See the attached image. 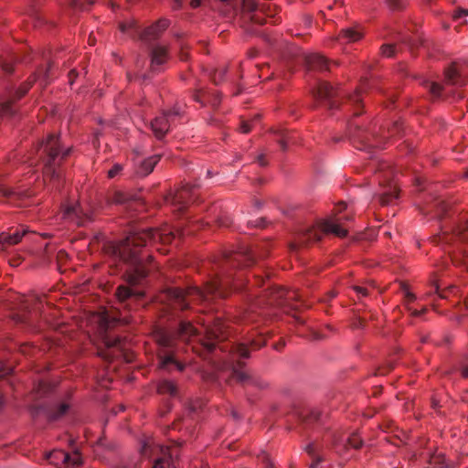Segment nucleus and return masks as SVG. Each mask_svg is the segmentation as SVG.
I'll use <instances>...</instances> for the list:
<instances>
[{"label": "nucleus", "instance_id": "obj_1", "mask_svg": "<svg viewBox=\"0 0 468 468\" xmlns=\"http://www.w3.org/2000/svg\"><path fill=\"white\" fill-rule=\"evenodd\" d=\"M202 332L190 322L181 320L176 327L158 326L154 329V339L158 346L157 358L159 367L165 371L177 370L182 372L186 365L177 356V341H189L198 337L205 349L214 354L218 360L216 368L220 378L227 375L228 381H236L244 388L257 387L263 388L265 385L244 370L242 359L250 356V349L256 350L266 345L262 333L257 337H250L246 343L237 344L227 342L230 335L229 324L220 316L213 320H203Z\"/></svg>", "mask_w": 468, "mask_h": 468}, {"label": "nucleus", "instance_id": "obj_2", "mask_svg": "<svg viewBox=\"0 0 468 468\" xmlns=\"http://www.w3.org/2000/svg\"><path fill=\"white\" fill-rule=\"evenodd\" d=\"M256 262L255 253L247 248H240L225 255L224 262L218 266L216 274L206 283L204 289L197 286L167 288L160 292V302L170 312L171 309L186 310L191 302H209L226 298L232 291H249V286L239 277H234L229 268H243Z\"/></svg>", "mask_w": 468, "mask_h": 468}, {"label": "nucleus", "instance_id": "obj_3", "mask_svg": "<svg viewBox=\"0 0 468 468\" xmlns=\"http://www.w3.org/2000/svg\"><path fill=\"white\" fill-rule=\"evenodd\" d=\"M175 239V233L168 228L133 229L122 240L113 246V253L133 268L128 275L130 285L140 284L148 276L153 267V256L144 254L143 248L162 242L169 243Z\"/></svg>", "mask_w": 468, "mask_h": 468}, {"label": "nucleus", "instance_id": "obj_4", "mask_svg": "<svg viewBox=\"0 0 468 468\" xmlns=\"http://www.w3.org/2000/svg\"><path fill=\"white\" fill-rule=\"evenodd\" d=\"M70 153L71 147H61L59 134L50 133L37 144L36 157H29L28 162L30 165L41 162L44 180H48L51 187L59 191L63 186L60 165Z\"/></svg>", "mask_w": 468, "mask_h": 468}, {"label": "nucleus", "instance_id": "obj_5", "mask_svg": "<svg viewBox=\"0 0 468 468\" xmlns=\"http://www.w3.org/2000/svg\"><path fill=\"white\" fill-rule=\"evenodd\" d=\"M376 85L377 80L373 75L363 77L359 88L354 93L344 96L343 91L338 88H334L326 81L318 80L312 92L315 102L330 111L339 109L343 104V101L346 100L345 105L348 103L354 107L353 116L357 117L361 114L358 107L362 102V93L368 89L374 88Z\"/></svg>", "mask_w": 468, "mask_h": 468}, {"label": "nucleus", "instance_id": "obj_6", "mask_svg": "<svg viewBox=\"0 0 468 468\" xmlns=\"http://www.w3.org/2000/svg\"><path fill=\"white\" fill-rule=\"evenodd\" d=\"M441 231L432 238V242L448 253L453 264L468 263V215L451 225L442 223Z\"/></svg>", "mask_w": 468, "mask_h": 468}, {"label": "nucleus", "instance_id": "obj_7", "mask_svg": "<svg viewBox=\"0 0 468 468\" xmlns=\"http://www.w3.org/2000/svg\"><path fill=\"white\" fill-rule=\"evenodd\" d=\"M298 420L305 430H312L322 433V441L334 446L340 444L345 447L359 449L363 446V441L358 434L353 433L345 439L335 429L329 420L327 414L317 409H303L298 412Z\"/></svg>", "mask_w": 468, "mask_h": 468}, {"label": "nucleus", "instance_id": "obj_8", "mask_svg": "<svg viewBox=\"0 0 468 468\" xmlns=\"http://www.w3.org/2000/svg\"><path fill=\"white\" fill-rule=\"evenodd\" d=\"M345 202L335 206V213L323 220L317 225L304 227L299 229L296 234L295 241L291 244V250H296L301 246H307L311 243L317 242L321 239L323 234H334L335 236L343 238L347 235V229L345 228L346 221L352 219V216L337 214L346 209Z\"/></svg>", "mask_w": 468, "mask_h": 468}, {"label": "nucleus", "instance_id": "obj_9", "mask_svg": "<svg viewBox=\"0 0 468 468\" xmlns=\"http://www.w3.org/2000/svg\"><path fill=\"white\" fill-rule=\"evenodd\" d=\"M347 133L352 144L360 151L370 153L373 148H384L390 137L400 136L403 133L401 121H395L390 127L380 133L377 125L365 127L355 119L347 122Z\"/></svg>", "mask_w": 468, "mask_h": 468}, {"label": "nucleus", "instance_id": "obj_10", "mask_svg": "<svg viewBox=\"0 0 468 468\" xmlns=\"http://www.w3.org/2000/svg\"><path fill=\"white\" fill-rule=\"evenodd\" d=\"M294 292L287 291L285 288L272 286L264 292L263 295L250 303L248 308L241 314L240 320L244 323L257 321V316L271 314L269 308L285 309L295 308L291 301L296 298Z\"/></svg>", "mask_w": 468, "mask_h": 468}, {"label": "nucleus", "instance_id": "obj_11", "mask_svg": "<svg viewBox=\"0 0 468 468\" xmlns=\"http://www.w3.org/2000/svg\"><path fill=\"white\" fill-rule=\"evenodd\" d=\"M169 26L170 20L164 17L142 31L140 26L134 19H129L120 22L119 29L128 37L139 38L144 42H150L156 39Z\"/></svg>", "mask_w": 468, "mask_h": 468}, {"label": "nucleus", "instance_id": "obj_12", "mask_svg": "<svg viewBox=\"0 0 468 468\" xmlns=\"http://www.w3.org/2000/svg\"><path fill=\"white\" fill-rule=\"evenodd\" d=\"M186 104L176 102L171 109L164 111L160 116L151 122V129L156 139L162 140L170 127L185 113Z\"/></svg>", "mask_w": 468, "mask_h": 468}, {"label": "nucleus", "instance_id": "obj_13", "mask_svg": "<svg viewBox=\"0 0 468 468\" xmlns=\"http://www.w3.org/2000/svg\"><path fill=\"white\" fill-rule=\"evenodd\" d=\"M55 68L54 61H49L47 65V68L43 71H37L34 73L32 76L28 78V80L21 84L15 91L12 96L11 101H7L3 104V112L9 114L13 112L12 104L13 102L23 98L28 90L31 89L33 84L38 80L41 79L44 85H47L51 78H52V70Z\"/></svg>", "mask_w": 468, "mask_h": 468}, {"label": "nucleus", "instance_id": "obj_14", "mask_svg": "<svg viewBox=\"0 0 468 468\" xmlns=\"http://www.w3.org/2000/svg\"><path fill=\"white\" fill-rule=\"evenodd\" d=\"M62 218L78 227L93 220V213L89 207H83L79 202L66 201L61 205Z\"/></svg>", "mask_w": 468, "mask_h": 468}, {"label": "nucleus", "instance_id": "obj_15", "mask_svg": "<svg viewBox=\"0 0 468 468\" xmlns=\"http://www.w3.org/2000/svg\"><path fill=\"white\" fill-rule=\"evenodd\" d=\"M196 191V185L184 184L180 188L166 197V201L171 204L174 210L183 214L193 200Z\"/></svg>", "mask_w": 468, "mask_h": 468}, {"label": "nucleus", "instance_id": "obj_16", "mask_svg": "<svg viewBox=\"0 0 468 468\" xmlns=\"http://www.w3.org/2000/svg\"><path fill=\"white\" fill-rule=\"evenodd\" d=\"M71 404L67 400H56L50 403L39 405L33 410V415L37 417L43 414L51 422L56 421L67 414Z\"/></svg>", "mask_w": 468, "mask_h": 468}, {"label": "nucleus", "instance_id": "obj_17", "mask_svg": "<svg viewBox=\"0 0 468 468\" xmlns=\"http://www.w3.org/2000/svg\"><path fill=\"white\" fill-rule=\"evenodd\" d=\"M115 296L121 308L131 311L144 297V292L120 285L116 289Z\"/></svg>", "mask_w": 468, "mask_h": 468}, {"label": "nucleus", "instance_id": "obj_18", "mask_svg": "<svg viewBox=\"0 0 468 468\" xmlns=\"http://www.w3.org/2000/svg\"><path fill=\"white\" fill-rule=\"evenodd\" d=\"M447 85L463 87L468 81V63H452L446 70L444 77Z\"/></svg>", "mask_w": 468, "mask_h": 468}, {"label": "nucleus", "instance_id": "obj_19", "mask_svg": "<svg viewBox=\"0 0 468 468\" xmlns=\"http://www.w3.org/2000/svg\"><path fill=\"white\" fill-rule=\"evenodd\" d=\"M47 459L54 465L63 463L68 467L79 466L82 463L81 455L76 448L73 449L72 452L64 450H53L47 454Z\"/></svg>", "mask_w": 468, "mask_h": 468}, {"label": "nucleus", "instance_id": "obj_20", "mask_svg": "<svg viewBox=\"0 0 468 468\" xmlns=\"http://www.w3.org/2000/svg\"><path fill=\"white\" fill-rule=\"evenodd\" d=\"M192 100L201 106L209 105L216 109L221 102V95L217 90L197 89L192 93Z\"/></svg>", "mask_w": 468, "mask_h": 468}, {"label": "nucleus", "instance_id": "obj_21", "mask_svg": "<svg viewBox=\"0 0 468 468\" xmlns=\"http://www.w3.org/2000/svg\"><path fill=\"white\" fill-rule=\"evenodd\" d=\"M104 343L108 349V352L105 354V359H112L114 356L123 355L127 348L126 340L116 335L106 334Z\"/></svg>", "mask_w": 468, "mask_h": 468}, {"label": "nucleus", "instance_id": "obj_22", "mask_svg": "<svg viewBox=\"0 0 468 468\" xmlns=\"http://www.w3.org/2000/svg\"><path fill=\"white\" fill-rule=\"evenodd\" d=\"M242 16L245 22L255 25H263L264 19L257 13L258 5L254 0H242Z\"/></svg>", "mask_w": 468, "mask_h": 468}, {"label": "nucleus", "instance_id": "obj_23", "mask_svg": "<svg viewBox=\"0 0 468 468\" xmlns=\"http://www.w3.org/2000/svg\"><path fill=\"white\" fill-rule=\"evenodd\" d=\"M364 36V30L358 24L343 28L336 37L340 44H347L360 40Z\"/></svg>", "mask_w": 468, "mask_h": 468}, {"label": "nucleus", "instance_id": "obj_24", "mask_svg": "<svg viewBox=\"0 0 468 468\" xmlns=\"http://www.w3.org/2000/svg\"><path fill=\"white\" fill-rule=\"evenodd\" d=\"M424 214H431L432 217L442 219L448 213V205L440 197H432L431 205L421 208Z\"/></svg>", "mask_w": 468, "mask_h": 468}, {"label": "nucleus", "instance_id": "obj_25", "mask_svg": "<svg viewBox=\"0 0 468 468\" xmlns=\"http://www.w3.org/2000/svg\"><path fill=\"white\" fill-rule=\"evenodd\" d=\"M304 62L308 71H325L329 69L328 60L318 53H311L305 56Z\"/></svg>", "mask_w": 468, "mask_h": 468}, {"label": "nucleus", "instance_id": "obj_26", "mask_svg": "<svg viewBox=\"0 0 468 468\" xmlns=\"http://www.w3.org/2000/svg\"><path fill=\"white\" fill-rule=\"evenodd\" d=\"M168 59L167 48L162 45H155L151 49V69L154 71L159 70V67Z\"/></svg>", "mask_w": 468, "mask_h": 468}, {"label": "nucleus", "instance_id": "obj_27", "mask_svg": "<svg viewBox=\"0 0 468 468\" xmlns=\"http://www.w3.org/2000/svg\"><path fill=\"white\" fill-rule=\"evenodd\" d=\"M161 155L154 154L142 160L135 168V174L139 177H145L150 175L160 161Z\"/></svg>", "mask_w": 468, "mask_h": 468}, {"label": "nucleus", "instance_id": "obj_28", "mask_svg": "<svg viewBox=\"0 0 468 468\" xmlns=\"http://www.w3.org/2000/svg\"><path fill=\"white\" fill-rule=\"evenodd\" d=\"M156 450L161 453L153 463L152 468H176L169 448L156 445Z\"/></svg>", "mask_w": 468, "mask_h": 468}, {"label": "nucleus", "instance_id": "obj_29", "mask_svg": "<svg viewBox=\"0 0 468 468\" xmlns=\"http://www.w3.org/2000/svg\"><path fill=\"white\" fill-rule=\"evenodd\" d=\"M30 196L27 190H20L10 188L0 182V197H4L9 201H16L27 198Z\"/></svg>", "mask_w": 468, "mask_h": 468}, {"label": "nucleus", "instance_id": "obj_30", "mask_svg": "<svg viewBox=\"0 0 468 468\" xmlns=\"http://www.w3.org/2000/svg\"><path fill=\"white\" fill-rule=\"evenodd\" d=\"M157 392L160 395L168 396L170 398H176L178 395L177 385L175 381L170 379H161L157 383Z\"/></svg>", "mask_w": 468, "mask_h": 468}, {"label": "nucleus", "instance_id": "obj_31", "mask_svg": "<svg viewBox=\"0 0 468 468\" xmlns=\"http://www.w3.org/2000/svg\"><path fill=\"white\" fill-rule=\"evenodd\" d=\"M27 233V229H16L13 233H0V243L3 245H16L19 243L22 238Z\"/></svg>", "mask_w": 468, "mask_h": 468}, {"label": "nucleus", "instance_id": "obj_32", "mask_svg": "<svg viewBox=\"0 0 468 468\" xmlns=\"http://www.w3.org/2000/svg\"><path fill=\"white\" fill-rule=\"evenodd\" d=\"M399 198V190L396 186H390L388 191L381 194V203L388 205Z\"/></svg>", "mask_w": 468, "mask_h": 468}, {"label": "nucleus", "instance_id": "obj_33", "mask_svg": "<svg viewBox=\"0 0 468 468\" xmlns=\"http://www.w3.org/2000/svg\"><path fill=\"white\" fill-rule=\"evenodd\" d=\"M426 85L433 97L440 98L442 96L443 88L441 84L437 82L426 81Z\"/></svg>", "mask_w": 468, "mask_h": 468}, {"label": "nucleus", "instance_id": "obj_34", "mask_svg": "<svg viewBox=\"0 0 468 468\" xmlns=\"http://www.w3.org/2000/svg\"><path fill=\"white\" fill-rule=\"evenodd\" d=\"M290 136L284 131H280L277 134V142L282 151H286L290 143Z\"/></svg>", "mask_w": 468, "mask_h": 468}, {"label": "nucleus", "instance_id": "obj_35", "mask_svg": "<svg viewBox=\"0 0 468 468\" xmlns=\"http://www.w3.org/2000/svg\"><path fill=\"white\" fill-rule=\"evenodd\" d=\"M94 0H71L70 5L74 9L86 10L89 6L93 5Z\"/></svg>", "mask_w": 468, "mask_h": 468}, {"label": "nucleus", "instance_id": "obj_36", "mask_svg": "<svg viewBox=\"0 0 468 468\" xmlns=\"http://www.w3.org/2000/svg\"><path fill=\"white\" fill-rule=\"evenodd\" d=\"M261 119V115L257 114L252 120L250 121H242L240 125V132L242 133H249L252 126Z\"/></svg>", "mask_w": 468, "mask_h": 468}, {"label": "nucleus", "instance_id": "obj_37", "mask_svg": "<svg viewBox=\"0 0 468 468\" xmlns=\"http://www.w3.org/2000/svg\"><path fill=\"white\" fill-rule=\"evenodd\" d=\"M385 2L392 10H402L408 4V0H385Z\"/></svg>", "mask_w": 468, "mask_h": 468}, {"label": "nucleus", "instance_id": "obj_38", "mask_svg": "<svg viewBox=\"0 0 468 468\" xmlns=\"http://www.w3.org/2000/svg\"><path fill=\"white\" fill-rule=\"evenodd\" d=\"M227 70V68L215 69L213 74L210 76L212 81L217 85L219 84L224 80Z\"/></svg>", "mask_w": 468, "mask_h": 468}, {"label": "nucleus", "instance_id": "obj_39", "mask_svg": "<svg viewBox=\"0 0 468 468\" xmlns=\"http://www.w3.org/2000/svg\"><path fill=\"white\" fill-rule=\"evenodd\" d=\"M204 406L203 400L197 399L194 400H190L187 403L186 409L189 411V413H196L202 407Z\"/></svg>", "mask_w": 468, "mask_h": 468}, {"label": "nucleus", "instance_id": "obj_40", "mask_svg": "<svg viewBox=\"0 0 468 468\" xmlns=\"http://www.w3.org/2000/svg\"><path fill=\"white\" fill-rule=\"evenodd\" d=\"M126 201H127L126 195L121 191L115 192L110 199L111 204H116V205L125 204Z\"/></svg>", "mask_w": 468, "mask_h": 468}, {"label": "nucleus", "instance_id": "obj_41", "mask_svg": "<svg viewBox=\"0 0 468 468\" xmlns=\"http://www.w3.org/2000/svg\"><path fill=\"white\" fill-rule=\"evenodd\" d=\"M448 292L453 293L455 292V287H450L447 290L441 291L439 285L435 284L429 294L431 295L434 292L437 293L440 298L444 299L447 297Z\"/></svg>", "mask_w": 468, "mask_h": 468}, {"label": "nucleus", "instance_id": "obj_42", "mask_svg": "<svg viewBox=\"0 0 468 468\" xmlns=\"http://www.w3.org/2000/svg\"><path fill=\"white\" fill-rule=\"evenodd\" d=\"M381 55L387 58H391L396 53V46L393 44H384L381 46Z\"/></svg>", "mask_w": 468, "mask_h": 468}, {"label": "nucleus", "instance_id": "obj_43", "mask_svg": "<svg viewBox=\"0 0 468 468\" xmlns=\"http://www.w3.org/2000/svg\"><path fill=\"white\" fill-rule=\"evenodd\" d=\"M219 227H229L231 224V218L227 214H220L213 219Z\"/></svg>", "mask_w": 468, "mask_h": 468}, {"label": "nucleus", "instance_id": "obj_44", "mask_svg": "<svg viewBox=\"0 0 468 468\" xmlns=\"http://www.w3.org/2000/svg\"><path fill=\"white\" fill-rule=\"evenodd\" d=\"M317 441L316 439L314 441L309 442L305 445L304 451L310 455L312 458H315V456H319L316 452L317 450Z\"/></svg>", "mask_w": 468, "mask_h": 468}, {"label": "nucleus", "instance_id": "obj_45", "mask_svg": "<svg viewBox=\"0 0 468 468\" xmlns=\"http://www.w3.org/2000/svg\"><path fill=\"white\" fill-rule=\"evenodd\" d=\"M154 441L151 439H147L142 442L141 453L147 456L149 452L153 451Z\"/></svg>", "mask_w": 468, "mask_h": 468}, {"label": "nucleus", "instance_id": "obj_46", "mask_svg": "<svg viewBox=\"0 0 468 468\" xmlns=\"http://www.w3.org/2000/svg\"><path fill=\"white\" fill-rule=\"evenodd\" d=\"M122 170V165H120V164L113 165L112 167L108 171V177L109 178L115 177L117 175H119L121 173Z\"/></svg>", "mask_w": 468, "mask_h": 468}, {"label": "nucleus", "instance_id": "obj_47", "mask_svg": "<svg viewBox=\"0 0 468 468\" xmlns=\"http://www.w3.org/2000/svg\"><path fill=\"white\" fill-rule=\"evenodd\" d=\"M461 374L463 378H468V356H465L461 362Z\"/></svg>", "mask_w": 468, "mask_h": 468}, {"label": "nucleus", "instance_id": "obj_48", "mask_svg": "<svg viewBox=\"0 0 468 468\" xmlns=\"http://www.w3.org/2000/svg\"><path fill=\"white\" fill-rule=\"evenodd\" d=\"M463 16H468V9L467 8L459 7L452 14L453 20H457Z\"/></svg>", "mask_w": 468, "mask_h": 468}, {"label": "nucleus", "instance_id": "obj_49", "mask_svg": "<svg viewBox=\"0 0 468 468\" xmlns=\"http://www.w3.org/2000/svg\"><path fill=\"white\" fill-rule=\"evenodd\" d=\"M12 371L13 368L5 364H0V379L10 375Z\"/></svg>", "mask_w": 468, "mask_h": 468}, {"label": "nucleus", "instance_id": "obj_50", "mask_svg": "<svg viewBox=\"0 0 468 468\" xmlns=\"http://www.w3.org/2000/svg\"><path fill=\"white\" fill-rule=\"evenodd\" d=\"M417 299L416 295L410 292L409 290L405 291V300L407 304L413 303Z\"/></svg>", "mask_w": 468, "mask_h": 468}, {"label": "nucleus", "instance_id": "obj_51", "mask_svg": "<svg viewBox=\"0 0 468 468\" xmlns=\"http://www.w3.org/2000/svg\"><path fill=\"white\" fill-rule=\"evenodd\" d=\"M408 310L410 312V314L412 316H420L422 314L426 312V308H422L421 310L412 309L411 307L408 306Z\"/></svg>", "mask_w": 468, "mask_h": 468}, {"label": "nucleus", "instance_id": "obj_52", "mask_svg": "<svg viewBox=\"0 0 468 468\" xmlns=\"http://www.w3.org/2000/svg\"><path fill=\"white\" fill-rule=\"evenodd\" d=\"M257 163L260 166L265 167L268 165V162L265 159V155L263 154H261L257 157Z\"/></svg>", "mask_w": 468, "mask_h": 468}, {"label": "nucleus", "instance_id": "obj_53", "mask_svg": "<svg viewBox=\"0 0 468 468\" xmlns=\"http://www.w3.org/2000/svg\"><path fill=\"white\" fill-rule=\"evenodd\" d=\"M183 6V0H172V9L175 11L180 10Z\"/></svg>", "mask_w": 468, "mask_h": 468}, {"label": "nucleus", "instance_id": "obj_54", "mask_svg": "<svg viewBox=\"0 0 468 468\" xmlns=\"http://www.w3.org/2000/svg\"><path fill=\"white\" fill-rule=\"evenodd\" d=\"M313 463L310 464L309 468H317V466L323 462V458L321 456H315V458H312Z\"/></svg>", "mask_w": 468, "mask_h": 468}, {"label": "nucleus", "instance_id": "obj_55", "mask_svg": "<svg viewBox=\"0 0 468 468\" xmlns=\"http://www.w3.org/2000/svg\"><path fill=\"white\" fill-rule=\"evenodd\" d=\"M77 76H78V72L76 71V69H71V70L69 72L68 77H69V83L70 85H72V84H73V82H74L75 79L77 78Z\"/></svg>", "mask_w": 468, "mask_h": 468}, {"label": "nucleus", "instance_id": "obj_56", "mask_svg": "<svg viewBox=\"0 0 468 468\" xmlns=\"http://www.w3.org/2000/svg\"><path fill=\"white\" fill-rule=\"evenodd\" d=\"M354 290L357 292V294L361 296H367V289L361 287V286H355Z\"/></svg>", "mask_w": 468, "mask_h": 468}, {"label": "nucleus", "instance_id": "obj_57", "mask_svg": "<svg viewBox=\"0 0 468 468\" xmlns=\"http://www.w3.org/2000/svg\"><path fill=\"white\" fill-rule=\"evenodd\" d=\"M255 228H264L265 227V219L264 218H259L255 220L254 222L250 223Z\"/></svg>", "mask_w": 468, "mask_h": 468}, {"label": "nucleus", "instance_id": "obj_58", "mask_svg": "<svg viewBox=\"0 0 468 468\" xmlns=\"http://www.w3.org/2000/svg\"><path fill=\"white\" fill-rule=\"evenodd\" d=\"M263 461L265 463L264 468H275L274 464L271 463V461L267 455L264 456Z\"/></svg>", "mask_w": 468, "mask_h": 468}, {"label": "nucleus", "instance_id": "obj_59", "mask_svg": "<svg viewBox=\"0 0 468 468\" xmlns=\"http://www.w3.org/2000/svg\"><path fill=\"white\" fill-rule=\"evenodd\" d=\"M203 0H190V5L192 8H197L201 5Z\"/></svg>", "mask_w": 468, "mask_h": 468}, {"label": "nucleus", "instance_id": "obj_60", "mask_svg": "<svg viewBox=\"0 0 468 468\" xmlns=\"http://www.w3.org/2000/svg\"><path fill=\"white\" fill-rule=\"evenodd\" d=\"M253 279L255 280V282L257 283V285H261V284L264 283V277H262V276L254 274Z\"/></svg>", "mask_w": 468, "mask_h": 468}, {"label": "nucleus", "instance_id": "obj_61", "mask_svg": "<svg viewBox=\"0 0 468 468\" xmlns=\"http://www.w3.org/2000/svg\"><path fill=\"white\" fill-rule=\"evenodd\" d=\"M257 54H258V51H257L256 49H254V48L250 49V50L248 51V57H249L250 58H255V57L257 56Z\"/></svg>", "mask_w": 468, "mask_h": 468}, {"label": "nucleus", "instance_id": "obj_62", "mask_svg": "<svg viewBox=\"0 0 468 468\" xmlns=\"http://www.w3.org/2000/svg\"><path fill=\"white\" fill-rule=\"evenodd\" d=\"M196 224L197 225L198 228L203 229L206 226H207L209 224V222L205 221V220H200V221H197Z\"/></svg>", "mask_w": 468, "mask_h": 468}, {"label": "nucleus", "instance_id": "obj_63", "mask_svg": "<svg viewBox=\"0 0 468 468\" xmlns=\"http://www.w3.org/2000/svg\"><path fill=\"white\" fill-rule=\"evenodd\" d=\"M194 231V229H191L190 227H187L186 229H185L183 231H182V234L181 235H185V234H192Z\"/></svg>", "mask_w": 468, "mask_h": 468}, {"label": "nucleus", "instance_id": "obj_64", "mask_svg": "<svg viewBox=\"0 0 468 468\" xmlns=\"http://www.w3.org/2000/svg\"><path fill=\"white\" fill-rule=\"evenodd\" d=\"M421 343L425 344L429 342V335H422L420 338Z\"/></svg>", "mask_w": 468, "mask_h": 468}]
</instances>
